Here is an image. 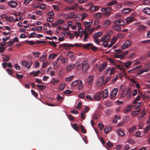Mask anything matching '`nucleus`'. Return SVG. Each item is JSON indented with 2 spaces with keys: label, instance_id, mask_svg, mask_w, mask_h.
Here are the masks:
<instances>
[{
  "label": "nucleus",
  "instance_id": "nucleus-40",
  "mask_svg": "<svg viewBox=\"0 0 150 150\" xmlns=\"http://www.w3.org/2000/svg\"><path fill=\"white\" fill-rule=\"evenodd\" d=\"M118 78V76L116 74L114 76V78L111 80V83H115Z\"/></svg>",
  "mask_w": 150,
  "mask_h": 150
},
{
  "label": "nucleus",
  "instance_id": "nucleus-64",
  "mask_svg": "<svg viewBox=\"0 0 150 150\" xmlns=\"http://www.w3.org/2000/svg\"><path fill=\"white\" fill-rule=\"evenodd\" d=\"M7 71L9 75H12V74L13 73V71L11 69H8L7 70Z\"/></svg>",
  "mask_w": 150,
  "mask_h": 150
},
{
  "label": "nucleus",
  "instance_id": "nucleus-29",
  "mask_svg": "<svg viewBox=\"0 0 150 150\" xmlns=\"http://www.w3.org/2000/svg\"><path fill=\"white\" fill-rule=\"evenodd\" d=\"M146 26L141 25H139L138 28V30L139 31H141L146 29Z\"/></svg>",
  "mask_w": 150,
  "mask_h": 150
},
{
  "label": "nucleus",
  "instance_id": "nucleus-18",
  "mask_svg": "<svg viewBox=\"0 0 150 150\" xmlns=\"http://www.w3.org/2000/svg\"><path fill=\"white\" fill-rule=\"evenodd\" d=\"M88 84L89 85H91L92 83V82L93 81V77L92 76H89L88 78Z\"/></svg>",
  "mask_w": 150,
  "mask_h": 150
},
{
  "label": "nucleus",
  "instance_id": "nucleus-15",
  "mask_svg": "<svg viewBox=\"0 0 150 150\" xmlns=\"http://www.w3.org/2000/svg\"><path fill=\"white\" fill-rule=\"evenodd\" d=\"M101 92H100L99 93H96L93 96V97L96 100H100L101 98L100 95Z\"/></svg>",
  "mask_w": 150,
  "mask_h": 150
},
{
  "label": "nucleus",
  "instance_id": "nucleus-24",
  "mask_svg": "<svg viewBox=\"0 0 150 150\" xmlns=\"http://www.w3.org/2000/svg\"><path fill=\"white\" fill-rule=\"evenodd\" d=\"M114 66H115L116 68L120 70H122V71L125 72V70L123 68V65L122 66V67H121L120 65H117L116 64V65H114Z\"/></svg>",
  "mask_w": 150,
  "mask_h": 150
},
{
  "label": "nucleus",
  "instance_id": "nucleus-43",
  "mask_svg": "<svg viewBox=\"0 0 150 150\" xmlns=\"http://www.w3.org/2000/svg\"><path fill=\"white\" fill-rule=\"evenodd\" d=\"M98 127L100 130H102L104 127V125L102 122H100L98 125Z\"/></svg>",
  "mask_w": 150,
  "mask_h": 150
},
{
  "label": "nucleus",
  "instance_id": "nucleus-48",
  "mask_svg": "<svg viewBox=\"0 0 150 150\" xmlns=\"http://www.w3.org/2000/svg\"><path fill=\"white\" fill-rule=\"evenodd\" d=\"M106 11V12L103 13H102L105 16H108L112 14V13L111 12L107 11Z\"/></svg>",
  "mask_w": 150,
  "mask_h": 150
},
{
  "label": "nucleus",
  "instance_id": "nucleus-16",
  "mask_svg": "<svg viewBox=\"0 0 150 150\" xmlns=\"http://www.w3.org/2000/svg\"><path fill=\"white\" fill-rule=\"evenodd\" d=\"M132 9L130 8H126L123 9L122 13L125 14L129 13V11L132 10Z\"/></svg>",
  "mask_w": 150,
  "mask_h": 150
},
{
  "label": "nucleus",
  "instance_id": "nucleus-41",
  "mask_svg": "<svg viewBox=\"0 0 150 150\" xmlns=\"http://www.w3.org/2000/svg\"><path fill=\"white\" fill-rule=\"evenodd\" d=\"M136 104H137V105H135L134 106V108L135 109L138 108H139L141 105V103L140 102H138Z\"/></svg>",
  "mask_w": 150,
  "mask_h": 150
},
{
  "label": "nucleus",
  "instance_id": "nucleus-12",
  "mask_svg": "<svg viewBox=\"0 0 150 150\" xmlns=\"http://www.w3.org/2000/svg\"><path fill=\"white\" fill-rule=\"evenodd\" d=\"M115 24L113 25L112 28L115 30L117 31H119L121 30L120 26L118 24V23H114Z\"/></svg>",
  "mask_w": 150,
  "mask_h": 150
},
{
  "label": "nucleus",
  "instance_id": "nucleus-54",
  "mask_svg": "<svg viewBox=\"0 0 150 150\" xmlns=\"http://www.w3.org/2000/svg\"><path fill=\"white\" fill-rule=\"evenodd\" d=\"M45 7L46 5L45 4L42 3L41 4L40 7H39V8L43 10L45 9Z\"/></svg>",
  "mask_w": 150,
  "mask_h": 150
},
{
  "label": "nucleus",
  "instance_id": "nucleus-59",
  "mask_svg": "<svg viewBox=\"0 0 150 150\" xmlns=\"http://www.w3.org/2000/svg\"><path fill=\"white\" fill-rule=\"evenodd\" d=\"M150 129V124L147 126L145 128L144 130L145 133H147Z\"/></svg>",
  "mask_w": 150,
  "mask_h": 150
},
{
  "label": "nucleus",
  "instance_id": "nucleus-28",
  "mask_svg": "<svg viewBox=\"0 0 150 150\" xmlns=\"http://www.w3.org/2000/svg\"><path fill=\"white\" fill-rule=\"evenodd\" d=\"M102 32L101 31L95 33L94 34L93 37H94V38H97L101 36L102 35Z\"/></svg>",
  "mask_w": 150,
  "mask_h": 150
},
{
  "label": "nucleus",
  "instance_id": "nucleus-20",
  "mask_svg": "<svg viewBox=\"0 0 150 150\" xmlns=\"http://www.w3.org/2000/svg\"><path fill=\"white\" fill-rule=\"evenodd\" d=\"M149 71V69L148 68H147L146 69L142 70L139 71L138 73V75H140L142 74L144 72H147Z\"/></svg>",
  "mask_w": 150,
  "mask_h": 150
},
{
  "label": "nucleus",
  "instance_id": "nucleus-53",
  "mask_svg": "<svg viewBox=\"0 0 150 150\" xmlns=\"http://www.w3.org/2000/svg\"><path fill=\"white\" fill-rule=\"evenodd\" d=\"M49 44L54 47H56L57 46L56 43L53 41H49Z\"/></svg>",
  "mask_w": 150,
  "mask_h": 150
},
{
  "label": "nucleus",
  "instance_id": "nucleus-1",
  "mask_svg": "<svg viewBox=\"0 0 150 150\" xmlns=\"http://www.w3.org/2000/svg\"><path fill=\"white\" fill-rule=\"evenodd\" d=\"M82 45V44L81 45L77 43H75L73 45L66 43L59 45V46L60 47H63L64 49L69 50L71 49V47H74L75 46L81 47Z\"/></svg>",
  "mask_w": 150,
  "mask_h": 150
},
{
  "label": "nucleus",
  "instance_id": "nucleus-2",
  "mask_svg": "<svg viewBox=\"0 0 150 150\" xmlns=\"http://www.w3.org/2000/svg\"><path fill=\"white\" fill-rule=\"evenodd\" d=\"M71 85L73 87L77 86L78 89L79 90L82 89L83 87L82 81L79 80L73 81Z\"/></svg>",
  "mask_w": 150,
  "mask_h": 150
},
{
  "label": "nucleus",
  "instance_id": "nucleus-34",
  "mask_svg": "<svg viewBox=\"0 0 150 150\" xmlns=\"http://www.w3.org/2000/svg\"><path fill=\"white\" fill-rule=\"evenodd\" d=\"M132 62L130 61L126 62L124 66L126 68H129L132 64Z\"/></svg>",
  "mask_w": 150,
  "mask_h": 150
},
{
  "label": "nucleus",
  "instance_id": "nucleus-62",
  "mask_svg": "<svg viewBox=\"0 0 150 150\" xmlns=\"http://www.w3.org/2000/svg\"><path fill=\"white\" fill-rule=\"evenodd\" d=\"M14 67L17 70H19L21 69L20 67L17 64H15Z\"/></svg>",
  "mask_w": 150,
  "mask_h": 150
},
{
  "label": "nucleus",
  "instance_id": "nucleus-35",
  "mask_svg": "<svg viewBox=\"0 0 150 150\" xmlns=\"http://www.w3.org/2000/svg\"><path fill=\"white\" fill-rule=\"evenodd\" d=\"M124 5L125 6L129 7H132L134 6V4L130 2H126L125 3Z\"/></svg>",
  "mask_w": 150,
  "mask_h": 150
},
{
  "label": "nucleus",
  "instance_id": "nucleus-22",
  "mask_svg": "<svg viewBox=\"0 0 150 150\" xmlns=\"http://www.w3.org/2000/svg\"><path fill=\"white\" fill-rule=\"evenodd\" d=\"M117 132L119 135L121 137H123L125 135L123 131L121 129H118L117 130Z\"/></svg>",
  "mask_w": 150,
  "mask_h": 150
},
{
  "label": "nucleus",
  "instance_id": "nucleus-49",
  "mask_svg": "<svg viewBox=\"0 0 150 150\" xmlns=\"http://www.w3.org/2000/svg\"><path fill=\"white\" fill-rule=\"evenodd\" d=\"M65 85L64 84L62 83L59 86V88L61 90H62L64 89V87H65Z\"/></svg>",
  "mask_w": 150,
  "mask_h": 150
},
{
  "label": "nucleus",
  "instance_id": "nucleus-46",
  "mask_svg": "<svg viewBox=\"0 0 150 150\" xmlns=\"http://www.w3.org/2000/svg\"><path fill=\"white\" fill-rule=\"evenodd\" d=\"M150 3V0H144L143 1V4L148 5Z\"/></svg>",
  "mask_w": 150,
  "mask_h": 150
},
{
  "label": "nucleus",
  "instance_id": "nucleus-9",
  "mask_svg": "<svg viewBox=\"0 0 150 150\" xmlns=\"http://www.w3.org/2000/svg\"><path fill=\"white\" fill-rule=\"evenodd\" d=\"M114 23H117L120 26H123L125 24V22L122 19H120L119 20H115L113 22Z\"/></svg>",
  "mask_w": 150,
  "mask_h": 150
},
{
  "label": "nucleus",
  "instance_id": "nucleus-5",
  "mask_svg": "<svg viewBox=\"0 0 150 150\" xmlns=\"http://www.w3.org/2000/svg\"><path fill=\"white\" fill-rule=\"evenodd\" d=\"M131 45V42L129 40L126 41L123 43L122 46V47L123 49H125L130 46Z\"/></svg>",
  "mask_w": 150,
  "mask_h": 150
},
{
  "label": "nucleus",
  "instance_id": "nucleus-19",
  "mask_svg": "<svg viewBox=\"0 0 150 150\" xmlns=\"http://www.w3.org/2000/svg\"><path fill=\"white\" fill-rule=\"evenodd\" d=\"M134 17L132 16L128 17L126 19V21L127 23H131L134 21Z\"/></svg>",
  "mask_w": 150,
  "mask_h": 150
},
{
  "label": "nucleus",
  "instance_id": "nucleus-44",
  "mask_svg": "<svg viewBox=\"0 0 150 150\" xmlns=\"http://www.w3.org/2000/svg\"><path fill=\"white\" fill-rule=\"evenodd\" d=\"M79 128H80L81 129L83 133L85 134L86 133V131L84 129V127L83 126L81 125L79 127Z\"/></svg>",
  "mask_w": 150,
  "mask_h": 150
},
{
  "label": "nucleus",
  "instance_id": "nucleus-7",
  "mask_svg": "<svg viewBox=\"0 0 150 150\" xmlns=\"http://www.w3.org/2000/svg\"><path fill=\"white\" fill-rule=\"evenodd\" d=\"M8 6L11 8H15L18 5L17 3L15 1H11L8 3Z\"/></svg>",
  "mask_w": 150,
  "mask_h": 150
},
{
  "label": "nucleus",
  "instance_id": "nucleus-56",
  "mask_svg": "<svg viewBox=\"0 0 150 150\" xmlns=\"http://www.w3.org/2000/svg\"><path fill=\"white\" fill-rule=\"evenodd\" d=\"M31 92L32 94L35 97H36L38 96V95L37 93L35 92V91L33 89L31 90Z\"/></svg>",
  "mask_w": 150,
  "mask_h": 150
},
{
  "label": "nucleus",
  "instance_id": "nucleus-38",
  "mask_svg": "<svg viewBox=\"0 0 150 150\" xmlns=\"http://www.w3.org/2000/svg\"><path fill=\"white\" fill-rule=\"evenodd\" d=\"M82 17L81 18V20L83 21L85 18L88 16L87 14L85 13H83L81 14Z\"/></svg>",
  "mask_w": 150,
  "mask_h": 150
},
{
  "label": "nucleus",
  "instance_id": "nucleus-45",
  "mask_svg": "<svg viewBox=\"0 0 150 150\" xmlns=\"http://www.w3.org/2000/svg\"><path fill=\"white\" fill-rule=\"evenodd\" d=\"M74 77V76H69L68 77H66L65 79V80L67 81H71Z\"/></svg>",
  "mask_w": 150,
  "mask_h": 150
},
{
  "label": "nucleus",
  "instance_id": "nucleus-50",
  "mask_svg": "<svg viewBox=\"0 0 150 150\" xmlns=\"http://www.w3.org/2000/svg\"><path fill=\"white\" fill-rule=\"evenodd\" d=\"M77 6L78 4H76L72 6H70V10H73L76 9L77 8Z\"/></svg>",
  "mask_w": 150,
  "mask_h": 150
},
{
  "label": "nucleus",
  "instance_id": "nucleus-37",
  "mask_svg": "<svg viewBox=\"0 0 150 150\" xmlns=\"http://www.w3.org/2000/svg\"><path fill=\"white\" fill-rule=\"evenodd\" d=\"M103 13L98 12L97 13H96L94 14V16L95 18H98L102 16V14Z\"/></svg>",
  "mask_w": 150,
  "mask_h": 150
},
{
  "label": "nucleus",
  "instance_id": "nucleus-60",
  "mask_svg": "<svg viewBox=\"0 0 150 150\" xmlns=\"http://www.w3.org/2000/svg\"><path fill=\"white\" fill-rule=\"evenodd\" d=\"M53 18L52 16H50L47 19V21L48 22L51 23L53 21Z\"/></svg>",
  "mask_w": 150,
  "mask_h": 150
},
{
  "label": "nucleus",
  "instance_id": "nucleus-32",
  "mask_svg": "<svg viewBox=\"0 0 150 150\" xmlns=\"http://www.w3.org/2000/svg\"><path fill=\"white\" fill-rule=\"evenodd\" d=\"M117 4V2L116 1L113 0L107 4V5L108 6H111L115 4Z\"/></svg>",
  "mask_w": 150,
  "mask_h": 150
},
{
  "label": "nucleus",
  "instance_id": "nucleus-13",
  "mask_svg": "<svg viewBox=\"0 0 150 150\" xmlns=\"http://www.w3.org/2000/svg\"><path fill=\"white\" fill-rule=\"evenodd\" d=\"M111 23V21L110 20H105L104 23L103 25L105 27H107L110 25Z\"/></svg>",
  "mask_w": 150,
  "mask_h": 150
},
{
  "label": "nucleus",
  "instance_id": "nucleus-10",
  "mask_svg": "<svg viewBox=\"0 0 150 150\" xmlns=\"http://www.w3.org/2000/svg\"><path fill=\"white\" fill-rule=\"evenodd\" d=\"M63 57L61 55L60 56L54 61L52 63V65L54 66H57V67H59V66H57V63L58 62L59 60H62V59Z\"/></svg>",
  "mask_w": 150,
  "mask_h": 150
},
{
  "label": "nucleus",
  "instance_id": "nucleus-42",
  "mask_svg": "<svg viewBox=\"0 0 150 150\" xmlns=\"http://www.w3.org/2000/svg\"><path fill=\"white\" fill-rule=\"evenodd\" d=\"M140 99V97L139 96H138L136 98L134 101L133 103L134 104H136L137 103V102Z\"/></svg>",
  "mask_w": 150,
  "mask_h": 150
},
{
  "label": "nucleus",
  "instance_id": "nucleus-33",
  "mask_svg": "<svg viewBox=\"0 0 150 150\" xmlns=\"http://www.w3.org/2000/svg\"><path fill=\"white\" fill-rule=\"evenodd\" d=\"M111 129V128L109 127H106L104 128V131L105 133H107Z\"/></svg>",
  "mask_w": 150,
  "mask_h": 150
},
{
  "label": "nucleus",
  "instance_id": "nucleus-47",
  "mask_svg": "<svg viewBox=\"0 0 150 150\" xmlns=\"http://www.w3.org/2000/svg\"><path fill=\"white\" fill-rule=\"evenodd\" d=\"M140 112V110H137V111H134L132 113V115L133 116L137 115Z\"/></svg>",
  "mask_w": 150,
  "mask_h": 150
},
{
  "label": "nucleus",
  "instance_id": "nucleus-39",
  "mask_svg": "<svg viewBox=\"0 0 150 150\" xmlns=\"http://www.w3.org/2000/svg\"><path fill=\"white\" fill-rule=\"evenodd\" d=\"M6 21H8L10 22L13 21L14 18L12 16L7 17L6 18Z\"/></svg>",
  "mask_w": 150,
  "mask_h": 150
},
{
  "label": "nucleus",
  "instance_id": "nucleus-55",
  "mask_svg": "<svg viewBox=\"0 0 150 150\" xmlns=\"http://www.w3.org/2000/svg\"><path fill=\"white\" fill-rule=\"evenodd\" d=\"M5 57L3 58V60L5 61H8L9 60L10 58L8 56L6 55Z\"/></svg>",
  "mask_w": 150,
  "mask_h": 150
},
{
  "label": "nucleus",
  "instance_id": "nucleus-21",
  "mask_svg": "<svg viewBox=\"0 0 150 150\" xmlns=\"http://www.w3.org/2000/svg\"><path fill=\"white\" fill-rule=\"evenodd\" d=\"M74 67V64L69 65L67 66L66 67V70L67 71L71 70Z\"/></svg>",
  "mask_w": 150,
  "mask_h": 150
},
{
  "label": "nucleus",
  "instance_id": "nucleus-52",
  "mask_svg": "<svg viewBox=\"0 0 150 150\" xmlns=\"http://www.w3.org/2000/svg\"><path fill=\"white\" fill-rule=\"evenodd\" d=\"M91 46V49L93 51H96L97 50L98 48L95 46H94L93 44H92Z\"/></svg>",
  "mask_w": 150,
  "mask_h": 150
},
{
  "label": "nucleus",
  "instance_id": "nucleus-63",
  "mask_svg": "<svg viewBox=\"0 0 150 150\" xmlns=\"http://www.w3.org/2000/svg\"><path fill=\"white\" fill-rule=\"evenodd\" d=\"M117 36L118 37V38H123V37H124V35L123 33H119L118 34Z\"/></svg>",
  "mask_w": 150,
  "mask_h": 150
},
{
  "label": "nucleus",
  "instance_id": "nucleus-14",
  "mask_svg": "<svg viewBox=\"0 0 150 150\" xmlns=\"http://www.w3.org/2000/svg\"><path fill=\"white\" fill-rule=\"evenodd\" d=\"M133 107L132 105H128L124 110L125 113H127L131 110V108Z\"/></svg>",
  "mask_w": 150,
  "mask_h": 150
},
{
  "label": "nucleus",
  "instance_id": "nucleus-30",
  "mask_svg": "<svg viewBox=\"0 0 150 150\" xmlns=\"http://www.w3.org/2000/svg\"><path fill=\"white\" fill-rule=\"evenodd\" d=\"M36 86L39 89L42 91L45 90L46 88V86L43 85L37 84Z\"/></svg>",
  "mask_w": 150,
  "mask_h": 150
},
{
  "label": "nucleus",
  "instance_id": "nucleus-11",
  "mask_svg": "<svg viewBox=\"0 0 150 150\" xmlns=\"http://www.w3.org/2000/svg\"><path fill=\"white\" fill-rule=\"evenodd\" d=\"M107 66V64L105 63H103L101 64L99 66L98 71L100 72H101Z\"/></svg>",
  "mask_w": 150,
  "mask_h": 150
},
{
  "label": "nucleus",
  "instance_id": "nucleus-58",
  "mask_svg": "<svg viewBox=\"0 0 150 150\" xmlns=\"http://www.w3.org/2000/svg\"><path fill=\"white\" fill-rule=\"evenodd\" d=\"M72 92V91L68 89L64 91V93L65 94H69L71 93Z\"/></svg>",
  "mask_w": 150,
  "mask_h": 150
},
{
  "label": "nucleus",
  "instance_id": "nucleus-6",
  "mask_svg": "<svg viewBox=\"0 0 150 150\" xmlns=\"http://www.w3.org/2000/svg\"><path fill=\"white\" fill-rule=\"evenodd\" d=\"M104 78L103 76L99 77L97 81V83L98 84L99 86H101L103 84L104 81Z\"/></svg>",
  "mask_w": 150,
  "mask_h": 150
},
{
  "label": "nucleus",
  "instance_id": "nucleus-4",
  "mask_svg": "<svg viewBox=\"0 0 150 150\" xmlns=\"http://www.w3.org/2000/svg\"><path fill=\"white\" fill-rule=\"evenodd\" d=\"M80 66L82 67L83 72L84 73H86L88 69L89 64L88 63L84 62L81 63L80 65Z\"/></svg>",
  "mask_w": 150,
  "mask_h": 150
},
{
  "label": "nucleus",
  "instance_id": "nucleus-25",
  "mask_svg": "<svg viewBox=\"0 0 150 150\" xmlns=\"http://www.w3.org/2000/svg\"><path fill=\"white\" fill-rule=\"evenodd\" d=\"M57 56V54H51L48 57L49 59L50 60H52Z\"/></svg>",
  "mask_w": 150,
  "mask_h": 150
},
{
  "label": "nucleus",
  "instance_id": "nucleus-57",
  "mask_svg": "<svg viewBox=\"0 0 150 150\" xmlns=\"http://www.w3.org/2000/svg\"><path fill=\"white\" fill-rule=\"evenodd\" d=\"M58 24H62L64 23V21L63 20L59 19L57 21Z\"/></svg>",
  "mask_w": 150,
  "mask_h": 150
},
{
  "label": "nucleus",
  "instance_id": "nucleus-26",
  "mask_svg": "<svg viewBox=\"0 0 150 150\" xmlns=\"http://www.w3.org/2000/svg\"><path fill=\"white\" fill-rule=\"evenodd\" d=\"M73 128L76 131L78 132L79 131L78 129V124L77 123H74L72 125Z\"/></svg>",
  "mask_w": 150,
  "mask_h": 150
},
{
  "label": "nucleus",
  "instance_id": "nucleus-36",
  "mask_svg": "<svg viewBox=\"0 0 150 150\" xmlns=\"http://www.w3.org/2000/svg\"><path fill=\"white\" fill-rule=\"evenodd\" d=\"M92 45V44L91 43H89L84 45L83 46V48L86 49H89L90 47Z\"/></svg>",
  "mask_w": 150,
  "mask_h": 150
},
{
  "label": "nucleus",
  "instance_id": "nucleus-17",
  "mask_svg": "<svg viewBox=\"0 0 150 150\" xmlns=\"http://www.w3.org/2000/svg\"><path fill=\"white\" fill-rule=\"evenodd\" d=\"M108 92L107 90L105 89L103 92L102 94V97L103 98H106L108 96Z\"/></svg>",
  "mask_w": 150,
  "mask_h": 150
},
{
  "label": "nucleus",
  "instance_id": "nucleus-51",
  "mask_svg": "<svg viewBox=\"0 0 150 150\" xmlns=\"http://www.w3.org/2000/svg\"><path fill=\"white\" fill-rule=\"evenodd\" d=\"M99 115L97 113H95L93 115V118L95 119H98V118Z\"/></svg>",
  "mask_w": 150,
  "mask_h": 150
},
{
  "label": "nucleus",
  "instance_id": "nucleus-3",
  "mask_svg": "<svg viewBox=\"0 0 150 150\" xmlns=\"http://www.w3.org/2000/svg\"><path fill=\"white\" fill-rule=\"evenodd\" d=\"M21 64L23 66L26 67L28 69H29L32 65V61H30V62L26 60H23L21 61Z\"/></svg>",
  "mask_w": 150,
  "mask_h": 150
},
{
  "label": "nucleus",
  "instance_id": "nucleus-23",
  "mask_svg": "<svg viewBox=\"0 0 150 150\" xmlns=\"http://www.w3.org/2000/svg\"><path fill=\"white\" fill-rule=\"evenodd\" d=\"M132 93V91L131 89L129 88H128L127 91L126 95L127 98H129L130 97Z\"/></svg>",
  "mask_w": 150,
  "mask_h": 150
},
{
  "label": "nucleus",
  "instance_id": "nucleus-8",
  "mask_svg": "<svg viewBox=\"0 0 150 150\" xmlns=\"http://www.w3.org/2000/svg\"><path fill=\"white\" fill-rule=\"evenodd\" d=\"M118 92V89L117 88L113 89L112 92L110 96L111 98H115Z\"/></svg>",
  "mask_w": 150,
  "mask_h": 150
},
{
  "label": "nucleus",
  "instance_id": "nucleus-27",
  "mask_svg": "<svg viewBox=\"0 0 150 150\" xmlns=\"http://www.w3.org/2000/svg\"><path fill=\"white\" fill-rule=\"evenodd\" d=\"M111 9V7H106L105 8H102L101 9V11L103 12L105 11H110Z\"/></svg>",
  "mask_w": 150,
  "mask_h": 150
},
{
  "label": "nucleus",
  "instance_id": "nucleus-31",
  "mask_svg": "<svg viewBox=\"0 0 150 150\" xmlns=\"http://www.w3.org/2000/svg\"><path fill=\"white\" fill-rule=\"evenodd\" d=\"M143 11L145 13L150 15V8H145L144 9Z\"/></svg>",
  "mask_w": 150,
  "mask_h": 150
},
{
  "label": "nucleus",
  "instance_id": "nucleus-61",
  "mask_svg": "<svg viewBox=\"0 0 150 150\" xmlns=\"http://www.w3.org/2000/svg\"><path fill=\"white\" fill-rule=\"evenodd\" d=\"M46 55H42L40 59V61L44 62L46 58Z\"/></svg>",
  "mask_w": 150,
  "mask_h": 150
}]
</instances>
